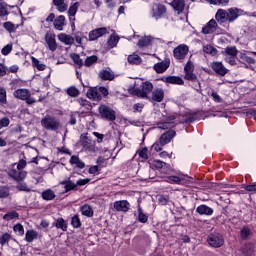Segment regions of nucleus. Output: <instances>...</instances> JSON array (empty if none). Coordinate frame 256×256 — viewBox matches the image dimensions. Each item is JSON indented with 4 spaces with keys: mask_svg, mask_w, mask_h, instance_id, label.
<instances>
[{
    "mask_svg": "<svg viewBox=\"0 0 256 256\" xmlns=\"http://www.w3.org/2000/svg\"><path fill=\"white\" fill-rule=\"evenodd\" d=\"M16 189H18V191H24L25 193H30L31 188H29V186H27V183L25 182H21L16 186Z\"/></svg>",
    "mask_w": 256,
    "mask_h": 256,
    "instance_id": "nucleus-56",
    "label": "nucleus"
},
{
    "mask_svg": "<svg viewBox=\"0 0 256 256\" xmlns=\"http://www.w3.org/2000/svg\"><path fill=\"white\" fill-rule=\"evenodd\" d=\"M185 76L184 79H186V81H197V75H195V73L193 72H184Z\"/></svg>",
    "mask_w": 256,
    "mask_h": 256,
    "instance_id": "nucleus-59",
    "label": "nucleus"
},
{
    "mask_svg": "<svg viewBox=\"0 0 256 256\" xmlns=\"http://www.w3.org/2000/svg\"><path fill=\"white\" fill-rule=\"evenodd\" d=\"M63 27H65V16L60 15L54 20V29L63 31Z\"/></svg>",
    "mask_w": 256,
    "mask_h": 256,
    "instance_id": "nucleus-28",
    "label": "nucleus"
},
{
    "mask_svg": "<svg viewBox=\"0 0 256 256\" xmlns=\"http://www.w3.org/2000/svg\"><path fill=\"white\" fill-rule=\"evenodd\" d=\"M243 15V10L239 8H229L228 10L218 9L215 19L218 23H233Z\"/></svg>",
    "mask_w": 256,
    "mask_h": 256,
    "instance_id": "nucleus-1",
    "label": "nucleus"
},
{
    "mask_svg": "<svg viewBox=\"0 0 256 256\" xmlns=\"http://www.w3.org/2000/svg\"><path fill=\"white\" fill-rule=\"evenodd\" d=\"M80 4L79 2H75L68 9V17L70 21H75V15H77V11H79Z\"/></svg>",
    "mask_w": 256,
    "mask_h": 256,
    "instance_id": "nucleus-24",
    "label": "nucleus"
},
{
    "mask_svg": "<svg viewBox=\"0 0 256 256\" xmlns=\"http://www.w3.org/2000/svg\"><path fill=\"white\" fill-rule=\"evenodd\" d=\"M127 61L129 65H141V63H143V59H141L140 56L135 53L128 55Z\"/></svg>",
    "mask_w": 256,
    "mask_h": 256,
    "instance_id": "nucleus-26",
    "label": "nucleus"
},
{
    "mask_svg": "<svg viewBox=\"0 0 256 256\" xmlns=\"http://www.w3.org/2000/svg\"><path fill=\"white\" fill-rule=\"evenodd\" d=\"M170 65L171 60L169 58H166L161 62L154 64L153 69L154 71H156V73H165V71L169 69Z\"/></svg>",
    "mask_w": 256,
    "mask_h": 256,
    "instance_id": "nucleus-16",
    "label": "nucleus"
},
{
    "mask_svg": "<svg viewBox=\"0 0 256 256\" xmlns=\"http://www.w3.org/2000/svg\"><path fill=\"white\" fill-rule=\"evenodd\" d=\"M80 211L84 217H93V208L88 204H84L80 208Z\"/></svg>",
    "mask_w": 256,
    "mask_h": 256,
    "instance_id": "nucleus-34",
    "label": "nucleus"
},
{
    "mask_svg": "<svg viewBox=\"0 0 256 256\" xmlns=\"http://www.w3.org/2000/svg\"><path fill=\"white\" fill-rule=\"evenodd\" d=\"M117 43H119V36H115V35H110L108 41H107V45H108V49H113L115 47H117Z\"/></svg>",
    "mask_w": 256,
    "mask_h": 256,
    "instance_id": "nucleus-39",
    "label": "nucleus"
},
{
    "mask_svg": "<svg viewBox=\"0 0 256 256\" xmlns=\"http://www.w3.org/2000/svg\"><path fill=\"white\" fill-rule=\"evenodd\" d=\"M251 235H253L251 228H249V226H243L240 231L241 239H243V241H247V239H249V237H251Z\"/></svg>",
    "mask_w": 256,
    "mask_h": 256,
    "instance_id": "nucleus-32",
    "label": "nucleus"
},
{
    "mask_svg": "<svg viewBox=\"0 0 256 256\" xmlns=\"http://www.w3.org/2000/svg\"><path fill=\"white\" fill-rule=\"evenodd\" d=\"M45 41L48 45V49H50L52 52L57 51V40H55V34L49 32L46 33Z\"/></svg>",
    "mask_w": 256,
    "mask_h": 256,
    "instance_id": "nucleus-19",
    "label": "nucleus"
},
{
    "mask_svg": "<svg viewBox=\"0 0 256 256\" xmlns=\"http://www.w3.org/2000/svg\"><path fill=\"white\" fill-rule=\"evenodd\" d=\"M98 59L99 58L97 57V55L88 56L84 61L85 67H91L92 65H95Z\"/></svg>",
    "mask_w": 256,
    "mask_h": 256,
    "instance_id": "nucleus-42",
    "label": "nucleus"
},
{
    "mask_svg": "<svg viewBox=\"0 0 256 256\" xmlns=\"http://www.w3.org/2000/svg\"><path fill=\"white\" fill-rule=\"evenodd\" d=\"M9 197V188L8 187H0V199H7Z\"/></svg>",
    "mask_w": 256,
    "mask_h": 256,
    "instance_id": "nucleus-58",
    "label": "nucleus"
},
{
    "mask_svg": "<svg viewBox=\"0 0 256 256\" xmlns=\"http://www.w3.org/2000/svg\"><path fill=\"white\" fill-rule=\"evenodd\" d=\"M168 83L171 85H185V81L181 76H168Z\"/></svg>",
    "mask_w": 256,
    "mask_h": 256,
    "instance_id": "nucleus-35",
    "label": "nucleus"
},
{
    "mask_svg": "<svg viewBox=\"0 0 256 256\" xmlns=\"http://www.w3.org/2000/svg\"><path fill=\"white\" fill-rule=\"evenodd\" d=\"M170 122H158L157 123V127H158V129H163V130H165V129H169V127H171V124H169Z\"/></svg>",
    "mask_w": 256,
    "mask_h": 256,
    "instance_id": "nucleus-64",
    "label": "nucleus"
},
{
    "mask_svg": "<svg viewBox=\"0 0 256 256\" xmlns=\"http://www.w3.org/2000/svg\"><path fill=\"white\" fill-rule=\"evenodd\" d=\"M196 213H198V215L211 216V215H213L214 210H213V208H211L205 204H202L196 208Z\"/></svg>",
    "mask_w": 256,
    "mask_h": 256,
    "instance_id": "nucleus-22",
    "label": "nucleus"
},
{
    "mask_svg": "<svg viewBox=\"0 0 256 256\" xmlns=\"http://www.w3.org/2000/svg\"><path fill=\"white\" fill-rule=\"evenodd\" d=\"M145 105L143 103H136L133 105V113H141Z\"/></svg>",
    "mask_w": 256,
    "mask_h": 256,
    "instance_id": "nucleus-63",
    "label": "nucleus"
},
{
    "mask_svg": "<svg viewBox=\"0 0 256 256\" xmlns=\"http://www.w3.org/2000/svg\"><path fill=\"white\" fill-rule=\"evenodd\" d=\"M152 41H153V38L151 36H145L138 41L137 45L138 47H149Z\"/></svg>",
    "mask_w": 256,
    "mask_h": 256,
    "instance_id": "nucleus-37",
    "label": "nucleus"
},
{
    "mask_svg": "<svg viewBox=\"0 0 256 256\" xmlns=\"http://www.w3.org/2000/svg\"><path fill=\"white\" fill-rule=\"evenodd\" d=\"M153 92V83L150 81L142 82V85L137 88L129 89L130 95H134L135 97H139V99H148L149 94Z\"/></svg>",
    "mask_w": 256,
    "mask_h": 256,
    "instance_id": "nucleus-2",
    "label": "nucleus"
},
{
    "mask_svg": "<svg viewBox=\"0 0 256 256\" xmlns=\"http://www.w3.org/2000/svg\"><path fill=\"white\" fill-rule=\"evenodd\" d=\"M53 5L59 13H65V11H67L68 5L65 3V0H53Z\"/></svg>",
    "mask_w": 256,
    "mask_h": 256,
    "instance_id": "nucleus-30",
    "label": "nucleus"
},
{
    "mask_svg": "<svg viewBox=\"0 0 256 256\" xmlns=\"http://www.w3.org/2000/svg\"><path fill=\"white\" fill-rule=\"evenodd\" d=\"M113 207L115 211L127 213L131 209V204L127 200H118L114 202Z\"/></svg>",
    "mask_w": 256,
    "mask_h": 256,
    "instance_id": "nucleus-15",
    "label": "nucleus"
},
{
    "mask_svg": "<svg viewBox=\"0 0 256 256\" xmlns=\"http://www.w3.org/2000/svg\"><path fill=\"white\" fill-rule=\"evenodd\" d=\"M109 34V28L101 27L94 30H91L88 35L89 41H97L99 37H103V35Z\"/></svg>",
    "mask_w": 256,
    "mask_h": 256,
    "instance_id": "nucleus-12",
    "label": "nucleus"
},
{
    "mask_svg": "<svg viewBox=\"0 0 256 256\" xmlns=\"http://www.w3.org/2000/svg\"><path fill=\"white\" fill-rule=\"evenodd\" d=\"M11 51H13V44H7L6 46H4L1 50L2 55H9V53H11Z\"/></svg>",
    "mask_w": 256,
    "mask_h": 256,
    "instance_id": "nucleus-60",
    "label": "nucleus"
},
{
    "mask_svg": "<svg viewBox=\"0 0 256 256\" xmlns=\"http://www.w3.org/2000/svg\"><path fill=\"white\" fill-rule=\"evenodd\" d=\"M86 95L88 99H92V101H101L103 97H107V95H109V90H107L105 87H94L88 89Z\"/></svg>",
    "mask_w": 256,
    "mask_h": 256,
    "instance_id": "nucleus-4",
    "label": "nucleus"
},
{
    "mask_svg": "<svg viewBox=\"0 0 256 256\" xmlns=\"http://www.w3.org/2000/svg\"><path fill=\"white\" fill-rule=\"evenodd\" d=\"M99 77L102 81H113L115 79V74L108 70H101L99 72Z\"/></svg>",
    "mask_w": 256,
    "mask_h": 256,
    "instance_id": "nucleus-27",
    "label": "nucleus"
},
{
    "mask_svg": "<svg viewBox=\"0 0 256 256\" xmlns=\"http://www.w3.org/2000/svg\"><path fill=\"white\" fill-rule=\"evenodd\" d=\"M170 5L178 15L185 11V0H173Z\"/></svg>",
    "mask_w": 256,
    "mask_h": 256,
    "instance_id": "nucleus-21",
    "label": "nucleus"
},
{
    "mask_svg": "<svg viewBox=\"0 0 256 256\" xmlns=\"http://www.w3.org/2000/svg\"><path fill=\"white\" fill-rule=\"evenodd\" d=\"M165 99V90L163 88H155L151 92V96L148 101L151 103H161Z\"/></svg>",
    "mask_w": 256,
    "mask_h": 256,
    "instance_id": "nucleus-10",
    "label": "nucleus"
},
{
    "mask_svg": "<svg viewBox=\"0 0 256 256\" xmlns=\"http://www.w3.org/2000/svg\"><path fill=\"white\" fill-rule=\"evenodd\" d=\"M15 99H19L20 101H25V99H29L31 97V91L26 88H20L13 92Z\"/></svg>",
    "mask_w": 256,
    "mask_h": 256,
    "instance_id": "nucleus-18",
    "label": "nucleus"
},
{
    "mask_svg": "<svg viewBox=\"0 0 256 256\" xmlns=\"http://www.w3.org/2000/svg\"><path fill=\"white\" fill-rule=\"evenodd\" d=\"M211 5H221L222 7H225L226 5H229V0H210Z\"/></svg>",
    "mask_w": 256,
    "mask_h": 256,
    "instance_id": "nucleus-61",
    "label": "nucleus"
},
{
    "mask_svg": "<svg viewBox=\"0 0 256 256\" xmlns=\"http://www.w3.org/2000/svg\"><path fill=\"white\" fill-rule=\"evenodd\" d=\"M217 21L215 19H211L205 26L202 28L203 35H211L217 31Z\"/></svg>",
    "mask_w": 256,
    "mask_h": 256,
    "instance_id": "nucleus-17",
    "label": "nucleus"
},
{
    "mask_svg": "<svg viewBox=\"0 0 256 256\" xmlns=\"http://www.w3.org/2000/svg\"><path fill=\"white\" fill-rule=\"evenodd\" d=\"M137 153L142 161H147V159H149V149H147V147L138 150Z\"/></svg>",
    "mask_w": 256,
    "mask_h": 256,
    "instance_id": "nucleus-46",
    "label": "nucleus"
},
{
    "mask_svg": "<svg viewBox=\"0 0 256 256\" xmlns=\"http://www.w3.org/2000/svg\"><path fill=\"white\" fill-rule=\"evenodd\" d=\"M53 227L61 229L62 231H67V222H65V219L63 218H58L55 223H53Z\"/></svg>",
    "mask_w": 256,
    "mask_h": 256,
    "instance_id": "nucleus-36",
    "label": "nucleus"
},
{
    "mask_svg": "<svg viewBox=\"0 0 256 256\" xmlns=\"http://www.w3.org/2000/svg\"><path fill=\"white\" fill-rule=\"evenodd\" d=\"M14 233H17L20 237H23L25 235V228L21 225V223H17L13 227Z\"/></svg>",
    "mask_w": 256,
    "mask_h": 256,
    "instance_id": "nucleus-48",
    "label": "nucleus"
},
{
    "mask_svg": "<svg viewBox=\"0 0 256 256\" xmlns=\"http://www.w3.org/2000/svg\"><path fill=\"white\" fill-rule=\"evenodd\" d=\"M9 241H11V234L6 232L2 236H0V245L2 247L7 245Z\"/></svg>",
    "mask_w": 256,
    "mask_h": 256,
    "instance_id": "nucleus-52",
    "label": "nucleus"
},
{
    "mask_svg": "<svg viewBox=\"0 0 256 256\" xmlns=\"http://www.w3.org/2000/svg\"><path fill=\"white\" fill-rule=\"evenodd\" d=\"M41 125L44 127V129H47V131H57V129L61 128V122L59 119L51 115H46L41 120Z\"/></svg>",
    "mask_w": 256,
    "mask_h": 256,
    "instance_id": "nucleus-3",
    "label": "nucleus"
},
{
    "mask_svg": "<svg viewBox=\"0 0 256 256\" xmlns=\"http://www.w3.org/2000/svg\"><path fill=\"white\" fill-rule=\"evenodd\" d=\"M189 53V46L185 44H180L173 50L174 58L177 59V61H183L185 57H187Z\"/></svg>",
    "mask_w": 256,
    "mask_h": 256,
    "instance_id": "nucleus-9",
    "label": "nucleus"
},
{
    "mask_svg": "<svg viewBox=\"0 0 256 256\" xmlns=\"http://www.w3.org/2000/svg\"><path fill=\"white\" fill-rule=\"evenodd\" d=\"M197 114L188 112L184 116V123H193V121H196Z\"/></svg>",
    "mask_w": 256,
    "mask_h": 256,
    "instance_id": "nucleus-50",
    "label": "nucleus"
},
{
    "mask_svg": "<svg viewBox=\"0 0 256 256\" xmlns=\"http://www.w3.org/2000/svg\"><path fill=\"white\" fill-rule=\"evenodd\" d=\"M207 243L210 245V247H213L214 249H219L220 247H223L225 245V238H223V235L217 232L210 233L207 237Z\"/></svg>",
    "mask_w": 256,
    "mask_h": 256,
    "instance_id": "nucleus-5",
    "label": "nucleus"
},
{
    "mask_svg": "<svg viewBox=\"0 0 256 256\" xmlns=\"http://www.w3.org/2000/svg\"><path fill=\"white\" fill-rule=\"evenodd\" d=\"M158 203L160 205H169V203H171V199L168 195H160L158 198Z\"/></svg>",
    "mask_w": 256,
    "mask_h": 256,
    "instance_id": "nucleus-54",
    "label": "nucleus"
},
{
    "mask_svg": "<svg viewBox=\"0 0 256 256\" xmlns=\"http://www.w3.org/2000/svg\"><path fill=\"white\" fill-rule=\"evenodd\" d=\"M152 165L153 167H155V169H162L163 173L171 171V166L161 160H153Z\"/></svg>",
    "mask_w": 256,
    "mask_h": 256,
    "instance_id": "nucleus-23",
    "label": "nucleus"
},
{
    "mask_svg": "<svg viewBox=\"0 0 256 256\" xmlns=\"http://www.w3.org/2000/svg\"><path fill=\"white\" fill-rule=\"evenodd\" d=\"M58 39H59V41H61V43H64V45H73L75 43V38H73V36L67 35L65 33L59 34Z\"/></svg>",
    "mask_w": 256,
    "mask_h": 256,
    "instance_id": "nucleus-25",
    "label": "nucleus"
},
{
    "mask_svg": "<svg viewBox=\"0 0 256 256\" xmlns=\"http://www.w3.org/2000/svg\"><path fill=\"white\" fill-rule=\"evenodd\" d=\"M60 185H64L65 193H69V191H79L77 184L71 180V178L65 179L60 182Z\"/></svg>",
    "mask_w": 256,
    "mask_h": 256,
    "instance_id": "nucleus-20",
    "label": "nucleus"
},
{
    "mask_svg": "<svg viewBox=\"0 0 256 256\" xmlns=\"http://www.w3.org/2000/svg\"><path fill=\"white\" fill-rule=\"evenodd\" d=\"M80 145L85 151H90L91 153H94L95 151V142H92L91 139L87 137V133L81 134Z\"/></svg>",
    "mask_w": 256,
    "mask_h": 256,
    "instance_id": "nucleus-11",
    "label": "nucleus"
},
{
    "mask_svg": "<svg viewBox=\"0 0 256 256\" xmlns=\"http://www.w3.org/2000/svg\"><path fill=\"white\" fill-rule=\"evenodd\" d=\"M72 61H74L75 65H78V67H83V59H81V56L77 53H73L70 55Z\"/></svg>",
    "mask_w": 256,
    "mask_h": 256,
    "instance_id": "nucleus-47",
    "label": "nucleus"
},
{
    "mask_svg": "<svg viewBox=\"0 0 256 256\" xmlns=\"http://www.w3.org/2000/svg\"><path fill=\"white\" fill-rule=\"evenodd\" d=\"M71 225L74 229H79V227H81V219H79V215H74L71 218Z\"/></svg>",
    "mask_w": 256,
    "mask_h": 256,
    "instance_id": "nucleus-53",
    "label": "nucleus"
},
{
    "mask_svg": "<svg viewBox=\"0 0 256 256\" xmlns=\"http://www.w3.org/2000/svg\"><path fill=\"white\" fill-rule=\"evenodd\" d=\"M184 179L181 176H168L167 183H174L176 185H181Z\"/></svg>",
    "mask_w": 256,
    "mask_h": 256,
    "instance_id": "nucleus-43",
    "label": "nucleus"
},
{
    "mask_svg": "<svg viewBox=\"0 0 256 256\" xmlns=\"http://www.w3.org/2000/svg\"><path fill=\"white\" fill-rule=\"evenodd\" d=\"M166 13H167L166 5H163L160 3H155L152 5L151 15L154 19L156 20L163 19Z\"/></svg>",
    "mask_w": 256,
    "mask_h": 256,
    "instance_id": "nucleus-8",
    "label": "nucleus"
},
{
    "mask_svg": "<svg viewBox=\"0 0 256 256\" xmlns=\"http://www.w3.org/2000/svg\"><path fill=\"white\" fill-rule=\"evenodd\" d=\"M4 221H13V219H19V213L17 211H11L3 216Z\"/></svg>",
    "mask_w": 256,
    "mask_h": 256,
    "instance_id": "nucleus-44",
    "label": "nucleus"
},
{
    "mask_svg": "<svg viewBox=\"0 0 256 256\" xmlns=\"http://www.w3.org/2000/svg\"><path fill=\"white\" fill-rule=\"evenodd\" d=\"M203 51L207 54V55H211L212 57H215V55H217V53H219V51H217V48L213 47L210 44L204 45L203 46Z\"/></svg>",
    "mask_w": 256,
    "mask_h": 256,
    "instance_id": "nucleus-38",
    "label": "nucleus"
},
{
    "mask_svg": "<svg viewBox=\"0 0 256 256\" xmlns=\"http://www.w3.org/2000/svg\"><path fill=\"white\" fill-rule=\"evenodd\" d=\"M242 253L244 256H251L253 255V246L251 244H245L242 247Z\"/></svg>",
    "mask_w": 256,
    "mask_h": 256,
    "instance_id": "nucleus-51",
    "label": "nucleus"
},
{
    "mask_svg": "<svg viewBox=\"0 0 256 256\" xmlns=\"http://www.w3.org/2000/svg\"><path fill=\"white\" fill-rule=\"evenodd\" d=\"M16 165L17 163L11 165V168L8 170V175L17 183H21V181H25L27 178V171L15 168Z\"/></svg>",
    "mask_w": 256,
    "mask_h": 256,
    "instance_id": "nucleus-6",
    "label": "nucleus"
},
{
    "mask_svg": "<svg viewBox=\"0 0 256 256\" xmlns=\"http://www.w3.org/2000/svg\"><path fill=\"white\" fill-rule=\"evenodd\" d=\"M195 71V65L189 60L184 66V73H193Z\"/></svg>",
    "mask_w": 256,
    "mask_h": 256,
    "instance_id": "nucleus-55",
    "label": "nucleus"
},
{
    "mask_svg": "<svg viewBox=\"0 0 256 256\" xmlns=\"http://www.w3.org/2000/svg\"><path fill=\"white\" fill-rule=\"evenodd\" d=\"M69 163L75 165L78 169H85V162L81 161L77 155L71 156Z\"/></svg>",
    "mask_w": 256,
    "mask_h": 256,
    "instance_id": "nucleus-31",
    "label": "nucleus"
},
{
    "mask_svg": "<svg viewBox=\"0 0 256 256\" xmlns=\"http://www.w3.org/2000/svg\"><path fill=\"white\" fill-rule=\"evenodd\" d=\"M37 237H39V233H37V231L34 229H30L26 231L25 241H27V243H33Z\"/></svg>",
    "mask_w": 256,
    "mask_h": 256,
    "instance_id": "nucleus-29",
    "label": "nucleus"
},
{
    "mask_svg": "<svg viewBox=\"0 0 256 256\" xmlns=\"http://www.w3.org/2000/svg\"><path fill=\"white\" fill-rule=\"evenodd\" d=\"M11 123V120H9L8 117H3L0 119V129H3V127H9Z\"/></svg>",
    "mask_w": 256,
    "mask_h": 256,
    "instance_id": "nucleus-62",
    "label": "nucleus"
},
{
    "mask_svg": "<svg viewBox=\"0 0 256 256\" xmlns=\"http://www.w3.org/2000/svg\"><path fill=\"white\" fill-rule=\"evenodd\" d=\"M67 95H69V97H79V89H77V87L75 86H71L66 90Z\"/></svg>",
    "mask_w": 256,
    "mask_h": 256,
    "instance_id": "nucleus-49",
    "label": "nucleus"
},
{
    "mask_svg": "<svg viewBox=\"0 0 256 256\" xmlns=\"http://www.w3.org/2000/svg\"><path fill=\"white\" fill-rule=\"evenodd\" d=\"M41 197L44 201H53L55 199V192L51 189H47L42 192Z\"/></svg>",
    "mask_w": 256,
    "mask_h": 256,
    "instance_id": "nucleus-33",
    "label": "nucleus"
},
{
    "mask_svg": "<svg viewBox=\"0 0 256 256\" xmlns=\"http://www.w3.org/2000/svg\"><path fill=\"white\" fill-rule=\"evenodd\" d=\"M175 135H177V132H175V130H173V129H170V130L164 132L159 138L160 145L161 146L168 145V143H171V141L173 140V137H175Z\"/></svg>",
    "mask_w": 256,
    "mask_h": 256,
    "instance_id": "nucleus-14",
    "label": "nucleus"
},
{
    "mask_svg": "<svg viewBox=\"0 0 256 256\" xmlns=\"http://www.w3.org/2000/svg\"><path fill=\"white\" fill-rule=\"evenodd\" d=\"M32 65L33 67H36L38 71H45L47 69V66L39 61V59L35 57H31Z\"/></svg>",
    "mask_w": 256,
    "mask_h": 256,
    "instance_id": "nucleus-40",
    "label": "nucleus"
},
{
    "mask_svg": "<svg viewBox=\"0 0 256 256\" xmlns=\"http://www.w3.org/2000/svg\"><path fill=\"white\" fill-rule=\"evenodd\" d=\"M138 221L139 223H147V221H149V216L143 213L141 206L138 207Z\"/></svg>",
    "mask_w": 256,
    "mask_h": 256,
    "instance_id": "nucleus-45",
    "label": "nucleus"
},
{
    "mask_svg": "<svg viewBox=\"0 0 256 256\" xmlns=\"http://www.w3.org/2000/svg\"><path fill=\"white\" fill-rule=\"evenodd\" d=\"M211 69L216 73V75H220V77H225L229 70L223 65V62L215 61L210 64Z\"/></svg>",
    "mask_w": 256,
    "mask_h": 256,
    "instance_id": "nucleus-13",
    "label": "nucleus"
},
{
    "mask_svg": "<svg viewBox=\"0 0 256 256\" xmlns=\"http://www.w3.org/2000/svg\"><path fill=\"white\" fill-rule=\"evenodd\" d=\"M224 55H229V57H236V55L239 53L237 50V47H226L224 52H222Z\"/></svg>",
    "mask_w": 256,
    "mask_h": 256,
    "instance_id": "nucleus-41",
    "label": "nucleus"
},
{
    "mask_svg": "<svg viewBox=\"0 0 256 256\" xmlns=\"http://www.w3.org/2000/svg\"><path fill=\"white\" fill-rule=\"evenodd\" d=\"M98 112L102 119H106V121H115L117 119V112L107 105H100Z\"/></svg>",
    "mask_w": 256,
    "mask_h": 256,
    "instance_id": "nucleus-7",
    "label": "nucleus"
},
{
    "mask_svg": "<svg viewBox=\"0 0 256 256\" xmlns=\"http://www.w3.org/2000/svg\"><path fill=\"white\" fill-rule=\"evenodd\" d=\"M3 27L6 31H8V33H14L15 29H17L15 27V24H13L12 22H5L3 24Z\"/></svg>",
    "mask_w": 256,
    "mask_h": 256,
    "instance_id": "nucleus-57",
    "label": "nucleus"
}]
</instances>
